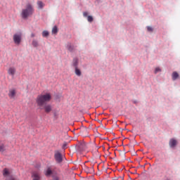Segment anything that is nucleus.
I'll return each mask as SVG.
<instances>
[{
  "mask_svg": "<svg viewBox=\"0 0 180 180\" xmlns=\"http://www.w3.org/2000/svg\"><path fill=\"white\" fill-rule=\"evenodd\" d=\"M6 148H5V145L2 143H0V153H4L6 151Z\"/></svg>",
  "mask_w": 180,
  "mask_h": 180,
  "instance_id": "17",
  "label": "nucleus"
},
{
  "mask_svg": "<svg viewBox=\"0 0 180 180\" xmlns=\"http://www.w3.org/2000/svg\"><path fill=\"white\" fill-rule=\"evenodd\" d=\"M85 172H86L87 174H91V172H94V167H85Z\"/></svg>",
  "mask_w": 180,
  "mask_h": 180,
  "instance_id": "15",
  "label": "nucleus"
},
{
  "mask_svg": "<svg viewBox=\"0 0 180 180\" xmlns=\"http://www.w3.org/2000/svg\"><path fill=\"white\" fill-rule=\"evenodd\" d=\"M7 73L11 77H15V75L16 74V68L13 66L9 67L7 70Z\"/></svg>",
  "mask_w": 180,
  "mask_h": 180,
  "instance_id": "6",
  "label": "nucleus"
},
{
  "mask_svg": "<svg viewBox=\"0 0 180 180\" xmlns=\"http://www.w3.org/2000/svg\"><path fill=\"white\" fill-rule=\"evenodd\" d=\"M42 36H43V37H47L49 36V32L48 31H43Z\"/></svg>",
  "mask_w": 180,
  "mask_h": 180,
  "instance_id": "21",
  "label": "nucleus"
},
{
  "mask_svg": "<svg viewBox=\"0 0 180 180\" xmlns=\"http://www.w3.org/2000/svg\"><path fill=\"white\" fill-rule=\"evenodd\" d=\"M72 65L75 68H78V58H75L72 60Z\"/></svg>",
  "mask_w": 180,
  "mask_h": 180,
  "instance_id": "14",
  "label": "nucleus"
},
{
  "mask_svg": "<svg viewBox=\"0 0 180 180\" xmlns=\"http://www.w3.org/2000/svg\"><path fill=\"white\" fill-rule=\"evenodd\" d=\"M51 101V94H39L36 98V103L41 110H44L45 113H50L53 110V107L47 102Z\"/></svg>",
  "mask_w": 180,
  "mask_h": 180,
  "instance_id": "1",
  "label": "nucleus"
},
{
  "mask_svg": "<svg viewBox=\"0 0 180 180\" xmlns=\"http://www.w3.org/2000/svg\"><path fill=\"white\" fill-rule=\"evenodd\" d=\"M32 180H40L41 177H40V173L37 172H34L32 174Z\"/></svg>",
  "mask_w": 180,
  "mask_h": 180,
  "instance_id": "9",
  "label": "nucleus"
},
{
  "mask_svg": "<svg viewBox=\"0 0 180 180\" xmlns=\"http://www.w3.org/2000/svg\"><path fill=\"white\" fill-rule=\"evenodd\" d=\"M87 20L88 22H94V18L91 15L87 16Z\"/></svg>",
  "mask_w": 180,
  "mask_h": 180,
  "instance_id": "22",
  "label": "nucleus"
},
{
  "mask_svg": "<svg viewBox=\"0 0 180 180\" xmlns=\"http://www.w3.org/2000/svg\"><path fill=\"white\" fill-rule=\"evenodd\" d=\"M161 71V69L160 68H156L155 70V74H157V72H160Z\"/></svg>",
  "mask_w": 180,
  "mask_h": 180,
  "instance_id": "23",
  "label": "nucleus"
},
{
  "mask_svg": "<svg viewBox=\"0 0 180 180\" xmlns=\"http://www.w3.org/2000/svg\"><path fill=\"white\" fill-rule=\"evenodd\" d=\"M33 47H39V41L37 39H33L32 42Z\"/></svg>",
  "mask_w": 180,
  "mask_h": 180,
  "instance_id": "16",
  "label": "nucleus"
},
{
  "mask_svg": "<svg viewBox=\"0 0 180 180\" xmlns=\"http://www.w3.org/2000/svg\"><path fill=\"white\" fill-rule=\"evenodd\" d=\"M55 180H58V179H55Z\"/></svg>",
  "mask_w": 180,
  "mask_h": 180,
  "instance_id": "29",
  "label": "nucleus"
},
{
  "mask_svg": "<svg viewBox=\"0 0 180 180\" xmlns=\"http://www.w3.org/2000/svg\"><path fill=\"white\" fill-rule=\"evenodd\" d=\"M16 96V90L15 89H11L8 91V97L10 99H13Z\"/></svg>",
  "mask_w": 180,
  "mask_h": 180,
  "instance_id": "8",
  "label": "nucleus"
},
{
  "mask_svg": "<svg viewBox=\"0 0 180 180\" xmlns=\"http://www.w3.org/2000/svg\"><path fill=\"white\" fill-rule=\"evenodd\" d=\"M147 29H148V32H153V27H147Z\"/></svg>",
  "mask_w": 180,
  "mask_h": 180,
  "instance_id": "24",
  "label": "nucleus"
},
{
  "mask_svg": "<svg viewBox=\"0 0 180 180\" xmlns=\"http://www.w3.org/2000/svg\"><path fill=\"white\" fill-rule=\"evenodd\" d=\"M37 4L39 9H43V8H44V4L43 1H38Z\"/></svg>",
  "mask_w": 180,
  "mask_h": 180,
  "instance_id": "13",
  "label": "nucleus"
},
{
  "mask_svg": "<svg viewBox=\"0 0 180 180\" xmlns=\"http://www.w3.org/2000/svg\"><path fill=\"white\" fill-rule=\"evenodd\" d=\"M53 174V172L51 171V169L48 168L45 175H46V176H49V175H51Z\"/></svg>",
  "mask_w": 180,
  "mask_h": 180,
  "instance_id": "20",
  "label": "nucleus"
},
{
  "mask_svg": "<svg viewBox=\"0 0 180 180\" xmlns=\"http://www.w3.org/2000/svg\"><path fill=\"white\" fill-rule=\"evenodd\" d=\"M57 33H58V28H57V26H54L52 29V34H57Z\"/></svg>",
  "mask_w": 180,
  "mask_h": 180,
  "instance_id": "19",
  "label": "nucleus"
},
{
  "mask_svg": "<svg viewBox=\"0 0 180 180\" xmlns=\"http://www.w3.org/2000/svg\"><path fill=\"white\" fill-rule=\"evenodd\" d=\"M36 35L34 34H31V37H34Z\"/></svg>",
  "mask_w": 180,
  "mask_h": 180,
  "instance_id": "27",
  "label": "nucleus"
},
{
  "mask_svg": "<svg viewBox=\"0 0 180 180\" xmlns=\"http://www.w3.org/2000/svg\"><path fill=\"white\" fill-rule=\"evenodd\" d=\"M88 148V144L85 143V142L80 143L78 146V150L80 152L86 151Z\"/></svg>",
  "mask_w": 180,
  "mask_h": 180,
  "instance_id": "7",
  "label": "nucleus"
},
{
  "mask_svg": "<svg viewBox=\"0 0 180 180\" xmlns=\"http://www.w3.org/2000/svg\"><path fill=\"white\" fill-rule=\"evenodd\" d=\"M54 158L57 164H61V162H63V155L61 154V153H60V151H55Z\"/></svg>",
  "mask_w": 180,
  "mask_h": 180,
  "instance_id": "5",
  "label": "nucleus"
},
{
  "mask_svg": "<svg viewBox=\"0 0 180 180\" xmlns=\"http://www.w3.org/2000/svg\"><path fill=\"white\" fill-rule=\"evenodd\" d=\"M66 146H67V145H64V146H63V148H65Z\"/></svg>",
  "mask_w": 180,
  "mask_h": 180,
  "instance_id": "28",
  "label": "nucleus"
},
{
  "mask_svg": "<svg viewBox=\"0 0 180 180\" xmlns=\"http://www.w3.org/2000/svg\"><path fill=\"white\" fill-rule=\"evenodd\" d=\"M169 144L170 147H172V148H174V147H175V146H176V140H175L174 139H170Z\"/></svg>",
  "mask_w": 180,
  "mask_h": 180,
  "instance_id": "11",
  "label": "nucleus"
},
{
  "mask_svg": "<svg viewBox=\"0 0 180 180\" xmlns=\"http://www.w3.org/2000/svg\"><path fill=\"white\" fill-rule=\"evenodd\" d=\"M3 176L6 178L5 180H18L16 177L11 176V170L8 168H4L3 169Z\"/></svg>",
  "mask_w": 180,
  "mask_h": 180,
  "instance_id": "3",
  "label": "nucleus"
},
{
  "mask_svg": "<svg viewBox=\"0 0 180 180\" xmlns=\"http://www.w3.org/2000/svg\"><path fill=\"white\" fill-rule=\"evenodd\" d=\"M75 72L77 77H81V70L78 68H75Z\"/></svg>",
  "mask_w": 180,
  "mask_h": 180,
  "instance_id": "18",
  "label": "nucleus"
},
{
  "mask_svg": "<svg viewBox=\"0 0 180 180\" xmlns=\"http://www.w3.org/2000/svg\"><path fill=\"white\" fill-rule=\"evenodd\" d=\"M34 13V8L30 4H27L26 8L22 10L21 16L22 19H27L29 16H32Z\"/></svg>",
  "mask_w": 180,
  "mask_h": 180,
  "instance_id": "2",
  "label": "nucleus"
},
{
  "mask_svg": "<svg viewBox=\"0 0 180 180\" xmlns=\"http://www.w3.org/2000/svg\"><path fill=\"white\" fill-rule=\"evenodd\" d=\"M83 15L84 16V18H86V16H88V12H84Z\"/></svg>",
  "mask_w": 180,
  "mask_h": 180,
  "instance_id": "25",
  "label": "nucleus"
},
{
  "mask_svg": "<svg viewBox=\"0 0 180 180\" xmlns=\"http://www.w3.org/2000/svg\"><path fill=\"white\" fill-rule=\"evenodd\" d=\"M172 77L173 81H175L176 79H178V78H179V75L176 72H173Z\"/></svg>",
  "mask_w": 180,
  "mask_h": 180,
  "instance_id": "12",
  "label": "nucleus"
},
{
  "mask_svg": "<svg viewBox=\"0 0 180 180\" xmlns=\"http://www.w3.org/2000/svg\"><path fill=\"white\" fill-rule=\"evenodd\" d=\"M13 40L17 46H19L22 43V32L14 34L13 36Z\"/></svg>",
  "mask_w": 180,
  "mask_h": 180,
  "instance_id": "4",
  "label": "nucleus"
},
{
  "mask_svg": "<svg viewBox=\"0 0 180 180\" xmlns=\"http://www.w3.org/2000/svg\"><path fill=\"white\" fill-rule=\"evenodd\" d=\"M53 116H54V117H57L58 116V115H57V112H54Z\"/></svg>",
  "mask_w": 180,
  "mask_h": 180,
  "instance_id": "26",
  "label": "nucleus"
},
{
  "mask_svg": "<svg viewBox=\"0 0 180 180\" xmlns=\"http://www.w3.org/2000/svg\"><path fill=\"white\" fill-rule=\"evenodd\" d=\"M66 49L68 50V51L72 52L74 51V45H72L71 43L68 42L66 45Z\"/></svg>",
  "mask_w": 180,
  "mask_h": 180,
  "instance_id": "10",
  "label": "nucleus"
}]
</instances>
